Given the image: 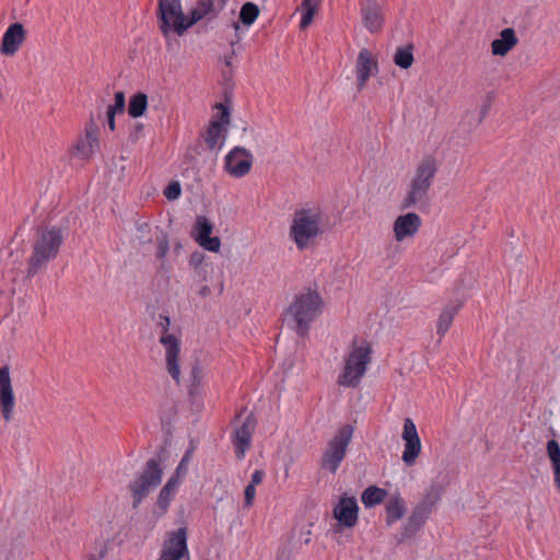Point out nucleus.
<instances>
[{
	"label": "nucleus",
	"mask_w": 560,
	"mask_h": 560,
	"mask_svg": "<svg viewBox=\"0 0 560 560\" xmlns=\"http://www.w3.org/2000/svg\"><path fill=\"white\" fill-rule=\"evenodd\" d=\"M211 294V289L208 285H202L199 290V295L202 298H207Z\"/></svg>",
	"instance_id": "nucleus-49"
},
{
	"label": "nucleus",
	"mask_w": 560,
	"mask_h": 560,
	"mask_svg": "<svg viewBox=\"0 0 560 560\" xmlns=\"http://www.w3.org/2000/svg\"><path fill=\"white\" fill-rule=\"evenodd\" d=\"M63 240V232L57 226L45 225L36 229L32 241V253L27 258V278L35 277L57 258Z\"/></svg>",
	"instance_id": "nucleus-1"
},
{
	"label": "nucleus",
	"mask_w": 560,
	"mask_h": 560,
	"mask_svg": "<svg viewBox=\"0 0 560 560\" xmlns=\"http://www.w3.org/2000/svg\"><path fill=\"white\" fill-rule=\"evenodd\" d=\"M443 488L439 485H432L424 493L418 505L427 508L431 513L442 497Z\"/></svg>",
	"instance_id": "nucleus-32"
},
{
	"label": "nucleus",
	"mask_w": 560,
	"mask_h": 560,
	"mask_svg": "<svg viewBox=\"0 0 560 560\" xmlns=\"http://www.w3.org/2000/svg\"><path fill=\"white\" fill-rule=\"evenodd\" d=\"M518 43L515 31L511 27L504 28L500 32V37L491 43V52L494 56L504 57L511 51Z\"/></svg>",
	"instance_id": "nucleus-23"
},
{
	"label": "nucleus",
	"mask_w": 560,
	"mask_h": 560,
	"mask_svg": "<svg viewBox=\"0 0 560 560\" xmlns=\"http://www.w3.org/2000/svg\"><path fill=\"white\" fill-rule=\"evenodd\" d=\"M319 3H320V0H303L302 1V9L304 12H303L301 23H300L301 28H306L312 23L314 15L318 9Z\"/></svg>",
	"instance_id": "nucleus-33"
},
{
	"label": "nucleus",
	"mask_w": 560,
	"mask_h": 560,
	"mask_svg": "<svg viewBox=\"0 0 560 560\" xmlns=\"http://www.w3.org/2000/svg\"><path fill=\"white\" fill-rule=\"evenodd\" d=\"M225 4L226 0H199L187 16L188 28L205 18H215Z\"/></svg>",
	"instance_id": "nucleus-19"
},
{
	"label": "nucleus",
	"mask_w": 560,
	"mask_h": 560,
	"mask_svg": "<svg viewBox=\"0 0 560 560\" xmlns=\"http://www.w3.org/2000/svg\"><path fill=\"white\" fill-rule=\"evenodd\" d=\"M460 306L462 303L451 302L443 308L436 325V332L440 336V338H442L450 329L453 319L457 314L458 310L460 308Z\"/></svg>",
	"instance_id": "nucleus-25"
},
{
	"label": "nucleus",
	"mask_w": 560,
	"mask_h": 560,
	"mask_svg": "<svg viewBox=\"0 0 560 560\" xmlns=\"http://www.w3.org/2000/svg\"><path fill=\"white\" fill-rule=\"evenodd\" d=\"M106 116H107V125L109 127V129L112 131L115 130V116L116 114L115 113H110V112H106Z\"/></svg>",
	"instance_id": "nucleus-47"
},
{
	"label": "nucleus",
	"mask_w": 560,
	"mask_h": 560,
	"mask_svg": "<svg viewBox=\"0 0 560 560\" xmlns=\"http://www.w3.org/2000/svg\"><path fill=\"white\" fill-rule=\"evenodd\" d=\"M203 376L202 368L198 363L194 364L190 372V385L188 389L190 397L196 398L201 396L203 389Z\"/></svg>",
	"instance_id": "nucleus-31"
},
{
	"label": "nucleus",
	"mask_w": 560,
	"mask_h": 560,
	"mask_svg": "<svg viewBox=\"0 0 560 560\" xmlns=\"http://www.w3.org/2000/svg\"><path fill=\"white\" fill-rule=\"evenodd\" d=\"M323 299L317 291L307 289L294 296L287 310V316L293 322L294 330L305 337L311 324L320 315Z\"/></svg>",
	"instance_id": "nucleus-2"
},
{
	"label": "nucleus",
	"mask_w": 560,
	"mask_h": 560,
	"mask_svg": "<svg viewBox=\"0 0 560 560\" xmlns=\"http://www.w3.org/2000/svg\"><path fill=\"white\" fill-rule=\"evenodd\" d=\"M188 460H189V453H186V454L184 455V457L182 458L180 463L178 464V466H177L176 470H175V472H176L177 475H180V476H183V477H184V476L187 474V470H188V468H187Z\"/></svg>",
	"instance_id": "nucleus-43"
},
{
	"label": "nucleus",
	"mask_w": 560,
	"mask_h": 560,
	"mask_svg": "<svg viewBox=\"0 0 560 560\" xmlns=\"http://www.w3.org/2000/svg\"><path fill=\"white\" fill-rule=\"evenodd\" d=\"M233 27L235 30V39L231 42V46L234 47V45L236 43H238L241 40V35H240V25L237 22H234L233 23Z\"/></svg>",
	"instance_id": "nucleus-48"
},
{
	"label": "nucleus",
	"mask_w": 560,
	"mask_h": 560,
	"mask_svg": "<svg viewBox=\"0 0 560 560\" xmlns=\"http://www.w3.org/2000/svg\"><path fill=\"white\" fill-rule=\"evenodd\" d=\"M183 476L180 475H177L176 472H174V475H172L170 477V479L167 480V482L164 485L165 487H168V489H172L174 490L175 492H177V488L180 483V478Z\"/></svg>",
	"instance_id": "nucleus-44"
},
{
	"label": "nucleus",
	"mask_w": 560,
	"mask_h": 560,
	"mask_svg": "<svg viewBox=\"0 0 560 560\" xmlns=\"http://www.w3.org/2000/svg\"><path fill=\"white\" fill-rule=\"evenodd\" d=\"M323 212L318 208H302L293 214L290 237L300 250L306 249L322 234Z\"/></svg>",
	"instance_id": "nucleus-4"
},
{
	"label": "nucleus",
	"mask_w": 560,
	"mask_h": 560,
	"mask_svg": "<svg viewBox=\"0 0 560 560\" xmlns=\"http://www.w3.org/2000/svg\"><path fill=\"white\" fill-rule=\"evenodd\" d=\"M203 255L200 253H194L190 256V265L195 266V268H198V266L202 262Z\"/></svg>",
	"instance_id": "nucleus-46"
},
{
	"label": "nucleus",
	"mask_w": 560,
	"mask_h": 560,
	"mask_svg": "<svg viewBox=\"0 0 560 560\" xmlns=\"http://www.w3.org/2000/svg\"><path fill=\"white\" fill-rule=\"evenodd\" d=\"M156 327L160 330L159 341L165 350L166 370L171 377L178 384L180 381V368L178 363L180 353V340L170 332V316L160 314Z\"/></svg>",
	"instance_id": "nucleus-8"
},
{
	"label": "nucleus",
	"mask_w": 560,
	"mask_h": 560,
	"mask_svg": "<svg viewBox=\"0 0 560 560\" xmlns=\"http://www.w3.org/2000/svg\"><path fill=\"white\" fill-rule=\"evenodd\" d=\"M253 165L252 153L241 147H235L225 156L224 168L233 177L240 178L249 173Z\"/></svg>",
	"instance_id": "nucleus-13"
},
{
	"label": "nucleus",
	"mask_w": 560,
	"mask_h": 560,
	"mask_svg": "<svg viewBox=\"0 0 560 560\" xmlns=\"http://www.w3.org/2000/svg\"><path fill=\"white\" fill-rule=\"evenodd\" d=\"M105 551L102 550L98 555L91 553L89 555L85 560H102L104 558Z\"/></svg>",
	"instance_id": "nucleus-50"
},
{
	"label": "nucleus",
	"mask_w": 560,
	"mask_h": 560,
	"mask_svg": "<svg viewBox=\"0 0 560 560\" xmlns=\"http://www.w3.org/2000/svg\"><path fill=\"white\" fill-rule=\"evenodd\" d=\"M422 220L419 214L408 212L396 218L393 224L394 237L397 242H402L413 237L420 230Z\"/></svg>",
	"instance_id": "nucleus-18"
},
{
	"label": "nucleus",
	"mask_w": 560,
	"mask_h": 560,
	"mask_svg": "<svg viewBox=\"0 0 560 560\" xmlns=\"http://www.w3.org/2000/svg\"><path fill=\"white\" fill-rule=\"evenodd\" d=\"M187 555V529L180 527L168 534L158 560H180Z\"/></svg>",
	"instance_id": "nucleus-11"
},
{
	"label": "nucleus",
	"mask_w": 560,
	"mask_h": 560,
	"mask_svg": "<svg viewBox=\"0 0 560 560\" xmlns=\"http://www.w3.org/2000/svg\"><path fill=\"white\" fill-rule=\"evenodd\" d=\"M363 26L370 33H378L384 25L383 8L377 0H363L360 3Z\"/></svg>",
	"instance_id": "nucleus-16"
},
{
	"label": "nucleus",
	"mask_w": 560,
	"mask_h": 560,
	"mask_svg": "<svg viewBox=\"0 0 560 560\" xmlns=\"http://www.w3.org/2000/svg\"><path fill=\"white\" fill-rule=\"evenodd\" d=\"M358 503L355 498L342 497L334 508V517L346 527H353L358 522Z\"/></svg>",
	"instance_id": "nucleus-22"
},
{
	"label": "nucleus",
	"mask_w": 560,
	"mask_h": 560,
	"mask_svg": "<svg viewBox=\"0 0 560 560\" xmlns=\"http://www.w3.org/2000/svg\"><path fill=\"white\" fill-rule=\"evenodd\" d=\"M180 185L177 182L171 183L164 190V196L168 200H175L180 196Z\"/></svg>",
	"instance_id": "nucleus-40"
},
{
	"label": "nucleus",
	"mask_w": 560,
	"mask_h": 560,
	"mask_svg": "<svg viewBox=\"0 0 560 560\" xmlns=\"http://www.w3.org/2000/svg\"><path fill=\"white\" fill-rule=\"evenodd\" d=\"M159 27L165 37H168L171 31L183 35L188 30V25L180 0H159Z\"/></svg>",
	"instance_id": "nucleus-9"
},
{
	"label": "nucleus",
	"mask_w": 560,
	"mask_h": 560,
	"mask_svg": "<svg viewBox=\"0 0 560 560\" xmlns=\"http://www.w3.org/2000/svg\"><path fill=\"white\" fill-rule=\"evenodd\" d=\"M372 348L369 342L362 340L352 342L349 353L345 358L343 371L338 376V385L354 388L366 373L371 362Z\"/></svg>",
	"instance_id": "nucleus-5"
},
{
	"label": "nucleus",
	"mask_w": 560,
	"mask_h": 560,
	"mask_svg": "<svg viewBox=\"0 0 560 560\" xmlns=\"http://www.w3.org/2000/svg\"><path fill=\"white\" fill-rule=\"evenodd\" d=\"M176 492L174 490L168 489V487L164 486L158 495V508L161 509L163 512H166Z\"/></svg>",
	"instance_id": "nucleus-37"
},
{
	"label": "nucleus",
	"mask_w": 560,
	"mask_h": 560,
	"mask_svg": "<svg viewBox=\"0 0 560 560\" xmlns=\"http://www.w3.org/2000/svg\"><path fill=\"white\" fill-rule=\"evenodd\" d=\"M259 15V8L253 2H246L242 5L240 11V21L250 26Z\"/></svg>",
	"instance_id": "nucleus-35"
},
{
	"label": "nucleus",
	"mask_w": 560,
	"mask_h": 560,
	"mask_svg": "<svg viewBox=\"0 0 560 560\" xmlns=\"http://www.w3.org/2000/svg\"><path fill=\"white\" fill-rule=\"evenodd\" d=\"M26 37V32L21 23L11 24L4 32L0 52L5 56H13L22 46Z\"/></svg>",
	"instance_id": "nucleus-21"
},
{
	"label": "nucleus",
	"mask_w": 560,
	"mask_h": 560,
	"mask_svg": "<svg viewBox=\"0 0 560 560\" xmlns=\"http://www.w3.org/2000/svg\"><path fill=\"white\" fill-rule=\"evenodd\" d=\"M488 96H489V102H491L492 96L490 94ZM489 108H490V103H488L487 105H483L481 107V118H480V120L488 114Z\"/></svg>",
	"instance_id": "nucleus-51"
},
{
	"label": "nucleus",
	"mask_w": 560,
	"mask_h": 560,
	"mask_svg": "<svg viewBox=\"0 0 560 560\" xmlns=\"http://www.w3.org/2000/svg\"><path fill=\"white\" fill-rule=\"evenodd\" d=\"M355 72L359 91L363 90L369 79L378 72L377 60L368 48L360 50L355 62Z\"/></svg>",
	"instance_id": "nucleus-17"
},
{
	"label": "nucleus",
	"mask_w": 560,
	"mask_h": 560,
	"mask_svg": "<svg viewBox=\"0 0 560 560\" xmlns=\"http://www.w3.org/2000/svg\"><path fill=\"white\" fill-rule=\"evenodd\" d=\"M163 469L156 458H150L142 471L128 485L132 498V508L138 509L142 501L162 480Z\"/></svg>",
	"instance_id": "nucleus-6"
},
{
	"label": "nucleus",
	"mask_w": 560,
	"mask_h": 560,
	"mask_svg": "<svg viewBox=\"0 0 560 560\" xmlns=\"http://www.w3.org/2000/svg\"><path fill=\"white\" fill-rule=\"evenodd\" d=\"M353 427L341 425L335 435L328 441L320 458V467L335 474L346 457L348 446L352 440Z\"/></svg>",
	"instance_id": "nucleus-7"
},
{
	"label": "nucleus",
	"mask_w": 560,
	"mask_h": 560,
	"mask_svg": "<svg viewBox=\"0 0 560 560\" xmlns=\"http://www.w3.org/2000/svg\"><path fill=\"white\" fill-rule=\"evenodd\" d=\"M11 384L10 371L8 366L0 368V388Z\"/></svg>",
	"instance_id": "nucleus-42"
},
{
	"label": "nucleus",
	"mask_w": 560,
	"mask_h": 560,
	"mask_svg": "<svg viewBox=\"0 0 560 560\" xmlns=\"http://www.w3.org/2000/svg\"><path fill=\"white\" fill-rule=\"evenodd\" d=\"M386 495L387 491L385 489L378 488L376 486H370L362 492L361 501L365 508H372L382 503Z\"/></svg>",
	"instance_id": "nucleus-28"
},
{
	"label": "nucleus",
	"mask_w": 560,
	"mask_h": 560,
	"mask_svg": "<svg viewBox=\"0 0 560 560\" xmlns=\"http://www.w3.org/2000/svg\"><path fill=\"white\" fill-rule=\"evenodd\" d=\"M401 438L405 442L401 459L407 466L411 467L421 453V441L416 424L410 418H406L404 421Z\"/></svg>",
	"instance_id": "nucleus-12"
},
{
	"label": "nucleus",
	"mask_w": 560,
	"mask_h": 560,
	"mask_svg": "<svg viewBox=\"0 0 560 560\" xmlns=\"http://www.w3.org/2000/svg\"><path fill=\"white\" fill-rule=\"evenodd\" d=\"M142 129H143V125H142V124H137V125L135 126V130H136V132H141V131H142Z\"/></svg>",
	"instance_id": "nucleus-52"
},
{
	"label": "nucleus",
	"mask_w": 560,
	"mask_h": 560,
	"mask_svg": "<svg viewBox=\"0 0 560 560\" xmlns=\"http://www.w3.org/2000/svg\"><path fill=\"white\" fill-rule=\"evenodd\" d=\"M231 59L232 58H229L228 56L225 57V65H226V67L231 66Z\"/></svg>",
	"instance_id": "nucleus-53"
},
{
	"label": "nucleus",
	"mask_w": 560,
	"mask_h": 560,
	"mask_svg": "<svg viewBox=\"0 0 560 560\" xmlns=\"http://www.w3.org/2000/svg\"><path fill=\"white\" fill-rule=\"evenodd\" d=\"M83 139L86 141L88 147L91 148L93 152L98 148V127L93 120L86 125L85 137Z\"/></svg>",
	"instance_id": "nucleus-36"
},
{
	"label": "nucleus",
	"mask_w": 560,
	"mask_h": 560,
	"mask_svg": "<svg viewBox=\"0 0 560 560\" xmlns=\"http://www.w3.org/2000/svg\"><path fill=\"white\" fill-rule=\"evenodd\" d=\"M547 455L551 462L556 487L560 490V445L556 440L548 441Z\"/></svg>",
	"instance_id": "nucleus-27"
},
{
	"label": "nucleus",
	"mask_w": 560,
	"mask_h": 560,
	"mask_svg": "<svg viewBox=\"0 0 560 560\" xmlns=\"http://www.w3.org/2000/svg\"><path fill=\"white\" fill-rule=\"evenodd\" d=\"M412 46L398 47L394 55V62L401 69H408L413 63Z\"/></svg>",
	"instance_id": "nucleus-34"
},
{
	"label": "nucleus",
	"mask_w": 560,
	"mask_h": 560,
	"mask_svg": "<svg viewBox=\"0 0 560 560\" xmlns=\"http://www.w3.org/2000/svg\"><path fill=\"white\" fill-rule=\"evenodd\" d=\"M15 407V397L12 388V384H7L3 388H0V411L3 419L9 422L13 418V411Z\"/></svg>",
	"instance_id": "nucleus-26"
},
{
	"label": "nucleus",
	"mask_w": 560,
	"mask_h": 560,
	"mask_svg": "<svg viewBox=\"0 0 560 560\" xmlns=\"http://www.w3.org/2000/svg\"><path fill=\"white\" fill-rule=\"evenodd\" d=\"M126 107V98L125 93L122 91L115 93V102L113 105H109L107 112L115 114H122Z\"/></svg>",
	"instance_id": "nucleus-38"
},
{
	"label": "nucleus",
	"mask_w": 560,
	"mask_h": 560,
	"mask_svg": "<svg viewBox=\"0 0 560 560\" xmlns=\"http://www.w3.org/2000/svg\"><path fill=\"white\" fill-rule=\"evenodd\" d=\"M406 512L405 502L398 497H393L386 504L387 524L400 520Z\"/></svg>",
	"instance_id": "nucleus-30"
},
{
	"label": "nucleus",
	"mask_w": 560,
	"mask_h": 560,
	"mask_svg": "<svg viewBox=\"0 0 560 560\" xmlns=\"http://www.w3.org/2000/svg\"><path fill=\"white\" fill-rule=\"evenodd\" d=\"M215 107L220 110L219 116L211 119L203 140L210 150L220 149L228 135V125H230V110L222 103H218Z\"/></svg>",
	"instance_id": "nucleus-10"
},
{
	"label": "nucleus",
	"mask_w": 560,
	"mask_h": 560,
	"mask_svg": "<svg viewBox=\"0 0 560 560\" xmlns=\"http://www.w3.org/2000/svg\"><path fill=\"white\" fill-rule=\"evenodd\" d=\"M148 107V96L142 92L133 94L128 104V114L132 118H139L144 115Z\"/></svg>",
	"instance_id": "nucleus-29"
},
{
	"label": "nucleus",
	"mask_w": 560,
	"mask_h": 560,
	"mask_svg": "<svg viewBox=\"0 0 560 560\" xmlns=\"http://www.w3.org/2000/svg\"><path fill=\"white\" fill-rule=\"evenodd\" d=\"M264 477H265L264 470H261V469L255 470L252 475V480H250L249 485H253L256 487L257 485L261 483Z\"/></svg>",
	"instance_id": "nucleus-45"
},
{
	"label": "nucleus",
	"mask_w": 560,
	"mask_h": 560,
	"mask_svg": "<svg viewBox=\"0 0 560 560\" xmlns=\"http://www.w3.org/2000/svg\"><path fill=\"white\" fill-rule=\"evenodd\" d=\"M255 494H256L255 486L247 485V487L245 488V491H244V502H245L246 506L253 505Z\"/></svg>",
	"instance_id": "nucleus-41"
},
{
	"label": "nucleus",
	"mask_w": 560,
	"mask_h": 560,
	"mask_svg": "<svg viewBox=\"0 0 560 560\" xmlns=\"http://www.w3.org/2000/svg\"><path fill=\"white\" fill-rule=\"evenodd\" d=\"M150 230V225L147 222H143L138 225V232L140 235L138 236L141 245L145 243L154 242L156 246L155 257L162 261L161 267H164V259L170 252V242L168 236L162 230H156L153 236L147 237L145 233Z\"/></svg>",
	"instance_id": "nucleus-20"
},
{
	"label": "nucleus",
	"mask_w": 560,
	"mask_h": 560,
	"mask_svg": "<svg viewBox=\"0 0 560 560\" xmlns=\"http://www.w3.org/2000/svg\"><path fill=\"white\" fill-rule=\"evenodd\" d=\"M438 171L435 158L424 156L418 164L400 208L410 209L428 200L430 188Z\"/></svg>",
	"instance_id": "nucleus-3"
},
{
	"label": "nucleus",
	"mask_w": 560,
	"mask_h": 560,
	"mask_svg": "<svg viewBox=\"0 0 560 560\" xmlns=\"http://www.w3.org/2000/svg\"><path fill=\"white\" fill-rule=\"evenodd\" d=\"M256 425V418L250 413L246 417L242 424L235 429L232 443L234 445L235 456L237 459L244 458L245 453L250 447L252 436Z\"/></svg>",
	"instance_id": "nucleus-15"
},
{
	"label": "nucleus",
	"mask_w": 560,
	"mask_h": 560,
	"mask_svg": "<svg viewBox=\"0 0 560 560\" xmlns=\"http://www.w3.org/2000/svg\"><path fill=\"white\" fill-rule=\"evenodd\" d=\"M431 512L427 508H422L420 505H416L407 518V522L404 527V536L411 537L416 534L427 522Z\"/></svg>",
	"instance_id": "nucleus-24"
},
{
	"label": "nucleus",
	"mask_w": 560,
	"mask_h": 560,
	"mask_svg": "<svg viewBox=\"0 0 560 560\" xmlns=\"http://www.w3.org/2000/svg\"><path fill=\"white\" fill-rule=\"evenodd\" d=\"M94 152L88 147L84 139H80L74 147V155L80 159H89Z\"/></svg>",
	"instance_id": "nucleus-39"
},
{
	"label": "nucleus",
	"mask_w": 560,
	"mask_h": 560,
	"mask_svg": "<svg viewBox=\"0 0 560 560\" xmlns=\"http://www.w3.org/2000/svg\"><path fill=\"white\" fill-rule=\"evenodd\" d=\"M213 224L203 215L196 218L192 237L206 250L218 253L221 241L218 236H211Z\"/></svg>",
	"instance_id": "nucleus-14"
},
{
	"label": "nucleus",
	"mask_w": 560,
	"mask_h": 560,
	"mask_svg": "<svg viewBox=\"0 0 560 560\" xmlns=\"http://www.w3.org/2000/svg\"><path fill=\"white\" fill-rule=\"evenodd\" d=\"M233 56H235V50L234 49L231 50V52H230V55L228 57L232 58Z\"/></svg>",
	"instance_id": "nucleus-54"
}]
</instances>
